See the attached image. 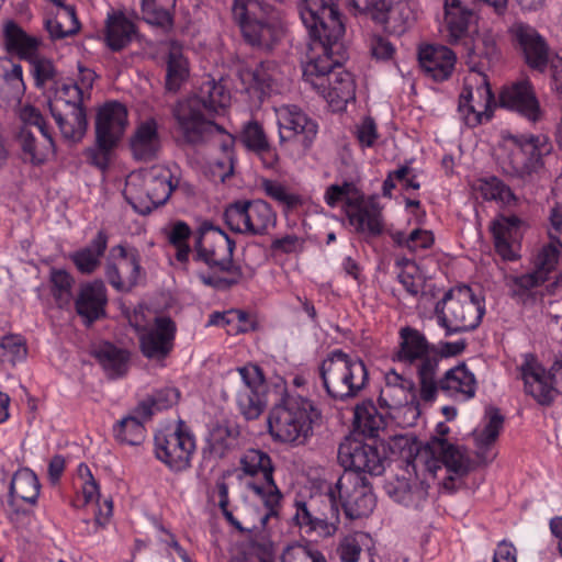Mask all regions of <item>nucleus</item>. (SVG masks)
Listing matches in <instances>:
<instances>
[{
	"label": "nucleus",
	"instance_id": "f704fd0d",
	"mask_svg": "<svg viewBox=\"0 0 562 562\" xmlns=\"http://www.w3.org/2000/svg\"><path fill=\"white\" fill-rule=\"evenodd\" d=\"M37 138L32 130L18 127L15 140L21 149L22 159L33 166H42L49 155L55 154L56 146L52 134H40Z\"/></svg>",
	"mask_w": 562,
	"mask_h": 562
},
{
	"label": "nucleus",
	"instance_id": "f8f14e48",
	"mask_svg": "<svg viewBox=\"0 0 562 562\" xmlns=\"http://www.w3.org/2000/svg\"><path fill=\"white\" fill-rule=\"evenodd\" d=\"M507 37L517 58L531 71L544 74L552 55L548 38L524 21H515L507 29Z\"/></svg>",
	"mask_w": 562,
	"mask_h": 562
},
{
	"label": "nucleus",
	"instance_id": "473e14b6",
	"mask_svg": "<svg viewBox=\"0 0 562 562\" xmlns=\"http://www.w3.org/2000/svg\"><path fill=\"white\" fill-rule=\"evenodd\" d=\"M244 147L254 153L267 169H274L279 164L277 149L270 144L263 126L255 120L246 122L238 136Z\"/></svg>",
	"mask_w": 562,
	"mask_h": 562
},
{
	"label": "nucleus",
	"instance_id": "5fc2aeb1",
	"mask_svg": "<svg viewBox=\"0 0 562 562\" xmlns=\"http://www.w3.org/2000/svg\"><path fill=\"white\" fill-rule=\"evenodd\" d=\"M189 75L188 63L181 53L170 52L167 59L165 88L178 92Z\"/></svg>",
	"mask_w": 562,
	"mask_h": 562
},
{
	"label": "nucleus",
	"instance_id": "052dcab7",
	"mask_svg": "<svg viewBox=\"0 0 562 562\" xmlns=\"http://www.w3.org/2000/svg\"><path fill=\"white\" fill-rule=\"evenodd\" d=\"M473 54L481 60H485L487 66L497 63L501 58V49L496 36L490 31L480 34L474 44Z\"/></svg>",
	"mask_w": 562,
	"mask_h": 562
},
{
	"label": "nucleus",
	"instance_id": "864d4df0",
	"mask_svg": "<svg viewBox=\"0 0 562 562\" xmlns=\"http://www.w3.org/2000/svg\"><path fill=\"white\" fill-rule=\"evenodd\" d=\"M417 374L420 384V397L425 402H431L436 398L439 383L436 379L439 358L437 355L424 356L419 359Z\"/></svg>",
	"mask_w": 562,
	"mask_h": 562
},
{
	"label": "nucleus",
	"instance_id": "412c9836",
	"mask_svg": "<svg viewBox=\"0 0 562 562\" xmlns=\"http://www.w3.org/2000/svg\"><path fill=\"white\" fill-rule=\"evenodd\" d=\"M495 97L486 76H480V82L473 87L468 81L459 95L458 112L469 127L487 122L493 116Z\"/></svg>",
	"mask_w": 562,
	"mask_h": 562
},
{
	"label": "nucleus",
	"instance_id": "ea45409f",
	"mask_svg": "<svg viewBox=\"0 0 562 562\" xmlns=\"http://www.w3.org/2000/svg\"><path fill=\"white\" fill-rule=\"evenodd\" d=\"M137 29L123 12H112L108 14L104 30V42L112 52H120L127 47Z\"/></svg>",
	"mask_w": 562,
	"mask_h": 562
},
{
	"label": "nucleus",
	"instance_id": "58836bf2",
	"mask_svg": "<svg viewBox=\"0 0 562 562\" xmlns=\"http://www.w3.org/2000/svg\"><path fill=\"white\" fill-rule=\"evenodd\" d=\"M398 335V349L392 357L394 361L413 364L430 352V344L418 329L405 326L400 329Z\"/></svg>",
	"mask_w": 562,
	"mask_h": 562
},
{
	"label": "nucleus",
	"instance_id": "20e7f679",
	"mask_svg": "<svg viewBox=\"0 0 562 562\" xmlns=\"http://www.w3.org/2000/svg\"><path fill=\"white\" fill-rule=\"evenodd\" d=\"M300 16L311 38L308 60L313 56L337 55L346 29L334 0H301Z\"/></svg>",
	"mask_w": 562,
	"mask_h": 562
},
{
	"label": "nucleus",
	"instance_id": "39448f33",
	"mask_svg": "<svg viewBox=\"0 0 562 562\" xmlns=\"http://www.w3.org/2000/svg\"><path fill=\"white\" fill-rule=\"evenodd\" d=\"M319 378L327 395L339 402L356 398L369 383L367 366L356 355L331 350L321 362Z\"/></svg>",
	"mask_w": 562,
	"mask_h": 562
},
{
	"label": "nucleus",
	"instance_id": "c9c22d12",
	"mask_svg": "<svg viewBox=\"0 0 562 562\" xmlns=\"http://www.w3.org/2000/svg\"><path fill=\"white\" fill-rule=\"evenodd\" d=\"M429 485L416 477H396L386 485L387 494L398 504L418 509L428 497Z\"/></svg>",
	"mask_w": 562,
	"mask_h": 562
},
{
	"label": "nucleus",
	"instance_id": "f3484780",
	"mask_svg": "<svg viewBox=\"0 0 562 562\" xmlns=\"http://www.w3.org/2000/svg\"><path fill=\"white\" fill-rule=\"evenodd\" d=\"M239 383L236 387V403L239 413L247 420L257 419L267 406V383L258 364L247 363L236 369Z\"/></svg>",
	"mask_w": 562,
	"mask_h": 562
},
{
	"label": "nucleus",
	"instance_id": "6ab92c4d",
	"mask_svg": "<svg viewBox=\"0 0 562 562\" xmlns=\"http://www.w3.org/2000/svg\"><path fill=\"white\" fill-rule=\"evenodd\" d=\"M521 375L526 393L531 395L540 405L549 406L558 395V390L553 384L562 386V352L555 356L548 372L530 356L521 366Z\"/></svg>",
	"mask_w": 562,
	"mask_h": 562
},
{
	"label": "nucleus",
	"instance_id": "bf43d9fd",
	"mask_svg": "<svg viewBox=\"0 0 562 562\" xmlns=\"http://www.w3.org/2000/svg\"><path fill=\"white\" fill-rule=\"evenodd\" d=\"M27 349L24 340L20 336H4L0 340V362L15 366L25 359Z\"/></svg>",
	"mask_w": 562,
	"mask_h": 562
},
{
	"label": "nucleus",
	"instance_id": "c03bdc74",
	"mask_svg": "<svg viewBox=\"0 0 562 562\" xmlns=\"http://www.w3.org/2000/svg\"><path fill=\"white\" fill-rule=\"evenodd\" d=\"M41 484L37 475L27 468L18 470L10 482L9 503L14 505L15 499L34 505L40 496Z\"/></svg>",
	"mask_w": 562,
	"mask_h": 562
},
{
	"label": "nucleus",
	"instance_id": "c85d7f7f",
	"mask_svg": "<svg viewBox=\"0 0 562 562\" xmlns=\"http://www.w3.org/2000/svg\"><path fill=\"white\" fill-rule=\"evenodd\" d=\"M418 61L427 77L434 81L442 82L451 77L457 56L447 46L428 44L419 47Z\"/></svg>",
	"mask_w": 562,
	"mask_h": 562
},
{
	"label": "nucleus",
	"instance_id": "dca6fc26",
	"mask_svg": "<svg viewBox=\"0 0 562 562\" xmlns=\"http://www.w3.org/2000/svg\"><path fill=\"white\" fill-rule=\"evenodd\" d=\"M507 140L514 146L510 155L513 175L518 178L529 177L544 168V159L551 155L553 145L547 134H510Z\"/></svg>",
	"mask_w": 562,
	"mask_h": 562
},
{
	"label": "nucleus",
	"instance_id": "9d476101",
	"mask_svg": "<svg viewBox=\"0 0 562 562\" xmlns=\"http://www.w3.org/2000/svg\"><path fill=\"white\" fill-rule=\"evenodd\" d=\"M326 498L336 521H339V507L347 518L353 520L368 517L376 505L370 481L355 471H344L335 485L328 488Z\"/></svg>",
	"mask_w": 562,
	"mask_h": 562
},
{
	"label": "nucleus",
	"instance_id": "69168bd1",
	"mask_svg": "<svg viewBox=\"0 0 562 562\" xmlns=\"http://www.w3.org/2000/svg\"><path fill=\"white\" fill-rule=\"evenodd\" d=\"M19 120L21 122L19 127L31 130L34 126L38 130L40 134H52L42 112L30 103L20 108Z\"/></svg>",
	"mask_w": 562,
	"mask_h": 562
},
{
	"label": "nucleus",
	"instance_id": "bb28decb",
	"mask_svg": "<svg viewBox=\"0 0 562 562\" xmlns=\"http://www.w3.org/2000/svg\"><path fill=\"white\" fill-rule=\"evenodd\" d=\"M294 525L304 529L306 533L316 532L319 537H330L337 531L339 521L331 517L330 505L328 512H322L316 507L315 499L310 502L295 499Z\"/></svg>",
	"mask_w": 562,
	"mask_h": 562
},
{
	"label": "nucleus",
	"instance_id": "2eb2a0df",
	"mask_svg": "<svg viewBox=\"0 0 562 562\" xmlns=\"http://www.w3.org/2000/svg\"><path fill=\"white\" fill-rule=\"evenodd\" d=\"M155 457L170 471L179 473L191 468L195 438L184 422L179 420L173 430H160L154 437Z\"/></svg>",
	"mask_w": 562,
	"mask_h": 562
},
{
	"label": "nucleus",
	"instance_id": "f257e3e1",
	"mask_svg": "<svg viewBox=\"0 0 562 562\" xmlns=\"http://www.w3.org/2000/svg\"><path fill=\"white\" fill-rule=\"evenodd\" d=\"M235 248V240L220 227L210 222L200 225L194 233L192 259L210 270L209 273L199 274L204 285L226 291L244 280L243 268L234 260Z\"/></svg>",
	"mask_w": 562,
	"mask_h": 562
},
{
	"label": "nucleus",
	"instance_id": "5701e85b",
	"mask_svg": "<svg viewBox=\"0 0 562 562\" xmlns=\"http://www.w3.org/2000/svg\"><path fill=\"white\" fill-rule=\"evenodd\" d=\"M177 324L170 316H156L150 328H142L138 335L142 355L156 361L169 357L175 348Z\"/></svg>",
	"mask_w": 562,
	"mask_h": 562
},
{
	"label": "nucleus",
	"instance_id": "a878e982",
	"mask_svg": "<svg viewBox=\"0 0 562 562\" xmlns=\"http://www.w3.org/2000/svg\"><path fill=\"white\" fill-rule=\"evenodd\" d=\"M177 186L172 182L171 173L155 175L146 180L144 195H135L128 189L125 199L136 213L148 215L168 202Z\"/></svg>",
	"mask_w": 562,
	"mask_h": 562
},
{
	"label": "nucleus",
	"instance_id": "6e6d98bb",
	"mask_svg": "<svg viewBox=\"0 0 562 562\" xmlns=\"http://www.w3.org/2000/svg\"><path fill=\"white\" fill-rule=\"evenodd\" d=\"M113 431L119 442L138 446L145 439L146 429L136 416H126L114 426Z\"/></svg>",
	"mask_w": 562,
	"mask_h": 562
},
{
	"label": "nucleus",
	"instance_id": "2f4dec72",
	"mask_svg": "<svg viewBox=\"0 0 562 562\" xmlns=\"http://www.w3.org/2000/svg\"><path fill=\"white\" fill-rule=\"evenodd\" d=\"M239 430L228 422H217L209 429L202 457L207 461H217L226 458L239 443Z\"/></svg>",
	"mask_w": 562,
	"mask_h": 562
},
{
	"label": "nucleus",
	"instance_id": "e2e57ef3",
	"mask_svg": "<svg viewBox=\"0 0 562 562\" xmlns=\"http://www.w3.org/2000/svg\"><path fill=\"white\" fill-rule=\"evenodd\" d=\"M168 395H173V398L168 400L167 403H161V394L160 395H154L153 397L140 402L134 409V415L139 420H147L149 419L153 414L154 409L156 411H162L170 406H172L179 397V392L177 390H168Z\"/></svg>",
	"mask_w": 562,
	"mask_h": 562
},
{
	"label": "nucleus",
	"instance_id": "c756f323",
	"mask_svg": "<svg viewBox=\"0 0 562 562\" xmlns=\"http://www.w3.org/2000/svg\"><path fill=\"white\" fill-rule=\"evenodd\" d=\"M49 112L65 139L80 142L83 138L88 128L85 104L69 105L58 101L49 103Z\"/></svg>",
	"mask_w": 562,
	"mask_h": 562
},
{
	"label": "nucleus",
	"instance_id": "b1692460",
	"mask_svg": "<svg viewBox=\"0 0 562 562\" xmlns=\"http://www.w3.org/2000/svg\"><path fill=\"white\" fill-rule=\"evenodd\" d=\"M280 144L297 140L307 150L312 147L317 132V123L301 108L294 104L282 105L277 111Z\"/></svg>",
	"mask_w": 562,
	"mask_h": 562
},
{
	"label": "nucleus",
	"instance_id": "e433bc0d",
	"mask_svg": "<svg viewBox=\"0 0 562 562\" xmlns=\"http://www.w3.org/2000/svg\"><path fill=\"white\" fill-rule=\"evenodd\" d=\"M130 147L136 160L151 161L160 149V136L155 119L140 122L130 139Z\"/></svg>",
	"mask_w": 562,
	"mask_h": 562
},
{
	"label": "nucleus",
	"instance_id": "37998d69",
	"mask_svg": "<svg viewBox=\"0 0 562 562\" xmlns=\"http://www.w3.org/2000/svg\"><path fill=\"white\" fill-rule=\"evenodd\" d=\"M471 19L472 10L469 8V0L445 1V21L451 43H457L468 33Z\"/></svg>",
	"mask_w": 562,
	"mask_h": 562
},
{
	"label": "nucleus",
	"instance_id": "6e6552de",
	"mask_svg": "<svg viewBox=\"0 0 562 562\" xmlns=\"http://www.w3.org/2000/svg\"><path fill=\"white\" fill-rule=\"evenodd\" d=\"M303 79L337 109L356 99V86L350 72L341 69L335 56H313L303 65Z\"/></svg>",
	"mask_w": 562,
	"mask_h": 562
},
{
	"label": "nucleus",
	"instance_id": "4d7b16f0",
	"mask_svg": "<svg viewBox=\"0 0 562 562\" xmlns=\"http://www.w3.org/2000/svg\"><path fill=\"white\" fill-rule=\"evenodd\" d=\"M261 188L267 196L278 202L284 213L296 210L303 205V198L300 194L291 193L278 181L263 179Z\"/></svg>",
	"mask_w": 562,
	"mask_h": 562
},
{
	"label": "nucleus",
	"instance_id": "8fccbe9b",
	"mask_svg": "<svg viewBox=\"0 0 562 562\" xmlns=\"http://www.w3.org/2000/svg\"><path fill=\"white\" fill-rule=\"evenodd\" d=\"M176 7V0H142L140 11L143 20L156 27L168 32L173 26L172 10Z\"/></svg>",
	"mask_w": 562,
	"mask_h": 562
},
{
	"label": "nucleus",
	"instance_id": "72a5a7b5",
	"mask_svg": "<svg viewBox=\"0 0 562 562\" xmlns=\"http://www.w3.org/2000/svg\"><path fill=\"white\" fill-rule=\"evenodd\" d=\"M381 407H387L409 415L408 425H414L420 415L414 382H404L400 386H384L379 395Z\"/></svg>",
	"mask_w": 562,
	"mask_h": 562
},
{
	"label": "nucleus",
	"instance_id": "4be33fe9",
	"mask_svg": "<svg viewBox=\"0 0 562 562\" xmlns=\"http://www.w3.org/2000/svg\"><path fill=\"white\" fill-rule=\"evenodd\" d=\"M337 458L345 471L363 475H381L384 472V458L378 447L356 438H345L338 447Z\"/></svg>",
	"mask_w": 562,
	"mask_h": 562
},
{
	"label": "nucleus",
	"instance_id": "423d86ee",
	"mask_svg": "<svg viewBox=\"0 0 562 562\" xmlns=\"http://www.w3.org/2000/svg\"><path fill=\"white\" fill-rule=\"evenodd\" d=\"M391 449L393 452L397 451L400 458L415 471L418 465H423L432 474L441 465L456 474H464L468 471L459 449L445 438L432 437L423 446L415 437L396 436L393 438Z\"/></svg>",
	"mask_w": 562,
	"mask_h": 562
},
{
	"label": "nucleus",
	"instance_id": "cd10ccee",
	"mask_svg": "<svg viewBox=\"0 0 562 562\" xmlns=\"http://www.w3.org/2000/svg\"><path fill=\"white\" fill-rule=\"evenodd\" d=\"M524 222L517 215L496 216L490 225L493 243L496 252L504 260H515V245L519 244L522 238Z\"/></svg>",
	"mask_w": 562,
	"mask_h": 562
},
{
	"label": "nucleus",
	"instance_id": "13d9d810",
	"mask_svg": "<svg viewBox=\"0 0 562 562\" xmlns=\"http://www.w3.org/2000/svg\"><path fill=\"white\" fill-rule=\"evenodd\" d=\"M191 234L192 231L186 222L177 221L168 235L169 243L177 248L176 259L181 263L189 261L191 247L188 239Z\"/></svg>",
	"mask_w": 562,
	"mask_h": 562
},
{
	"label": "nucleus",
	"instance_id": "338daca9",
	"mask_svg": "<svg viewBox=\"0 0 562 562\" xmlns=\"http://www.w3.org/2000/svg\"><path fill=\"white\" fill-rule=\"evenodd\" d=\"M559 257L560 250L558 245L550 240L548 245L542 246L538 251L535 259V268L549 280V273L555 269Z\"/></svg>",
	"mask_w": 562,
	"mask_h": 562
},
{
	"label": "nucleus",
	"instance_id": "aec40b11",
	"mask_svg": "<svg viewBox=\"0 0 562 562\" xmlns=\"http://www.w3.org/2000/svg\"><path fill=\"white\" fill-rule=\"evenodd\" d=\"M140 256L136 248L124 245L113 246L105 259L104 276L113 289L131 292L140 277Z\"/></svg>",
	"mask_w": 562,
	"mask_h": 562
},
{
	"label": "nucleus",
	"instance_id": "0eeeda50",
	"mask_svg": "<svg viewBox=\"0 0 562 562\" xmlns=\"http://www.w3.org/2000/svg\"><path fill=\"white\" fill-rule=\"evenodd\" d=\"M232 14L247 45L265 52L273 48L280 33V15L273 5L261 0H234Z\"/></svg>",
	"mask_w": 562,
	"mask_h": 562
},
{
	"label": "nucleus",
	"instance_id": "0e129e2a",
	"mask_svg": "<svg viewBox=\"0 0 562 562\" xmlns=\"http://www.w3.org/2000/svg\"><path fill=\"white\" fill-rule=\"evenodd\" d=\"M30 64L36 88L43 89L48 82L55 81L57 70L50 59L36 55L30 60Z\"/></svg>",
	"mask_w": 562,
	"mask_h": 562
},
{
	"label": "nucleus",
	"instance_id": "09e8293b",
	"mask_svg": "<svg viewBox=\"0 0 562 562\" xmlns=\"http://www.w3.org/2000/svg\"><path fill=\"white\" fill-rule=\"evenodd\" d=\"M279 74L278 64L274 60L260 61L254 69H244L240 72L243 82L249 83L248 89H254L260 95L269 94Z\"/></svg>",
	"mask_w": 562,
	"mask_h": 562
},
{
	"label": "nucleus",
	"instance_id": "7ed1b4c3",
	"mask_svg": "<svg viewBox=\"0 0 562 562\" xmlns=\"http://www.w3.org/2000/svg\"><path fill=\"white\" fill-rule=\"evenodd\" d=\"M322 412L308 397L284 392L268 416V430L273 441L305 445L322 423Z\"/></svg>",
	"mask_w": 562,
	"mask_h": 562
},
{
	"label": "nucleus",
	"instance_id": "f03ea898",
	"mask_svg": "<svg viewBox=\"0 0 562 562\" xmlns=\"http://www.w3.org/2000/svg\"><path fill=\"white\" fill-rule=\"evenodd\" d=\"M231 100L225 87L214 79L204 81L199 94L178 101L171 109L177 131L182 142L190 146H200L223 134L224 127L205 117V112L214 114L225 108Z\"/></svg>",
	"mask_w": 562,
	"mask_h": 562
},
{
	"label": "nucleus",
	"instance_id": "a211bd4d",
	"mask_svg": "<svg viewBox=\"0 0 562 562\" xmlns=\"http://www.w3.org/2000/svg\"><path fill=\"white\" fill-rule=\"evenodd\" d=\"M353 10L390 34L402 35L415 21V13L406 0H371Z\"/></svg>",
	"mask_w": 562,
	"mask_h": 562
},
{
	"label": "nucleus",
	"instance_id": "a19ab883",
	"mask_svg": "<svg viewBox=\"0 0 562 562\" xmlns=\"http://www.w3.org/2000/svg\"><path fill=\"white\" fill-rule=\"evenodd\" d=\"M108 233L100 229L89 245L70 254L69 258L80 273L91 274L99 268L108 248Z\"/></svg>",
	"mask_w": 562,
	"mask_h": 562
},
{
	"label": "nucleus",
	"instance_id": "4468645a",
	"mask_svg": "<svg viewBox=\"0 0 562 562\" xmlns=\"http://www.w3.org/2000/svg\"><path fill=\"white\" fill-rule=\"evenodd\" d=\"M223 217L232 232L252 236L265 235L277 224L272 206L260 199L235 201L226 206Z\"/></svg>",
	"mask_w": 562,
	"mask_h": 562
},
{
	"label": "nucleus",
	"instance_id": "ddd939ff",
	"mask_svg": "<svg viewBox=\"0 0 562 562\" xmlns=\"http://www.w3.org/2000/svg\"><path fill=\"white\" fill-rule=\"evenodd\" d=\"M345 202V213L350 226L366 240L376 238L384 232L382 210L371 198L366 202L364 195L352 182L339 184Z\"/></svg>",
	"mask_w": 562,
	"mask_h": 562
},
{
	"label": "nucleus",
	"instance_id": "a18cd8bd",
	"mask_svg": "<svg viewBox=\"0 0 562 562\" xmlns=\"http://www.w3.org/2000/svg\"><path fill=\"white\" fill-rule=\"evenodd\" d=\"M4 44L9 53L16 54L19 58L30 61L36 56L40 41L27 35L14 21H8L4 26Z\"/></svg>",
	"mask_w": 562,
	"mask_h": 562
},
{
	"label": "nucleus",
	"instance_id": "680f3d73",
	"mask_svg": "<svg viewBox=\"0 0 562 562\" xmlns=\"http://www.w3.org/2000/svg\"><path fill=\"white\" fill-rule=\"evenodd\" d=\"M479 189L483 199L486 201L509 202L514 199V193L510 188L497 177L480 179Z\"/></svg>",
	"mask_w": 562,
	"mask_h": 562
},
{
	"label": "nucleus",
	"instance_id": "393cba45",
	"mask_svg": "<svg viewBox=\"0 0 562 562\" xmlns=\"http://www.w3.org/2000/svg\"><path fill=\"white\" fill-rule=\"evenodd\" d=\"M499 103L503 108L517 113L532 125L544 119V110L541 108L533 85L528 78L505 87L499 94Z\"/></svg>",
	"mask_w": 562,
	"mask_h": 562
},
{
	"label": "nucleus",
	"instance_id": "de8ad7c7",
	"mask_svg": "<svg viewBox=\"0 0 562 562\" xmlns=\"http://www.w3.org/2000/svg\"><path fill=\"white\" fill-rule=\"evenodd\" d=\"M353 426L363 436L375 438L385 428L386 422L374 403L366 400L355 407Z\"/></svg>",
	"mask_w": 562,
	"mask_h": 562
},
{
	"label": "nucleus",
	"instance_id": "9b49d317",
	"mask_svg": "<svg viewBox=\"0 0 562 562\" xmlns=\"http://www.w3.org/2000/svg\"><path fill=\"white\" fill-rule=\"evenodd\" d=\"M126 126L127 109L124 104L112 101L101 106L95 117L94 145L85 150L87 161L102 171L106 170Z\"/></svg>",
	"mask_w": 562,
	"mask_h": 562
},
{
	"label": "nucleus",
	"instance_id": "3c124183",
	"mask_svg": "<svg viewBox=\"0 0 562 562\" xmlns=\"http://www.w3.org/2000/svg\"><path fill=\"white\" fill-rule=\"evenodd\" d=\"M239 470L245 476L255 477L262 475L263 480L274 477L276 467L268 452L249 448L239 459Z\"/></svg>",
	"mask_w": 562,
	"mask_h": 562
},
{
	"label": "nucleus",
	"instance_id": "79ce46f5",
	"mask_svg": "<svg viewBox=\"0 0 562 562\" xmlns=\"http://www.w3.org/2000/svg\"><path fill=\"white\" fill-rule=\"evenodd\" d=\"M246 488L263 505L266 513L261 516L265 526L270 518H278L282 507L283 493L277 485L274 477L266 479L262 483L248 482Z\"/></svg>",
	"mask_w": 562,
	"mask_h": 562
},
{
	"label": "nucleus",
	"instance_id": "49530a36",
	"mask_svg": "<svg viewBox=\"0 0 562 562\" xmlns=\"http://www.w3.org/2000/svg\"><path fill=\"white\" fill-rule=\"evenodd\" d=\"M440 389L449 392L450 395L459 393L464 400L474 397L476 392V380L465 363H461L445 373L439 381Z\"/></svg>",
	"mask_w": 562,
	"mask_h": 562
},
{
	"label": "nucleus",
	"instance_id": "7c9ffc66",
	"mask_svg": "<svg viewBox=\"0 0 562 562\" xmlns=\"http://www.w3.org/2000/svg\"><path fill=\"white\" fill-rule=\"evenodd\" d=\"M106 303L108 294L104 282L102 280H94L80 286L75 300V308L85 323L91 325L105 316Z\"/></svg>",
	"mask_w": 562,
	"mask_h": 562
},
{
	"label": "nucleus",
	"instance_id": "603ef678",
	"mask_svg": "<svg viewBox=\"0 0 562 562\" xmlns=\"http://www.w3.org/2000/svg\"><path fill=\"white\" fill-rule=\"evenodd\" d=\"M484 415L488 420L484 429L476 437V447L480 450L477 452V457L483 459L484 462H490L492 458H487L485 452L487 451L488 447L496 441L505 419L501 414L499 408L492 405L485 408Z\"/></svg>",
	"mask_w": 562,
	"mask_h": 562
},
{
	"label": "nucleus",
	"instance_id": "774afa93",
	"mask_svg": "<svg viewBox=\"0 0 562 562\" xmlns=\"http://www.w3.org/2000/svg\"><path fill=\"white\" fill-rule=\"evenodd\" d=\"M229 562H273L271 544L251 542Z\"/></svg>",
	"mask_w": 562,
	"mask_h": 562
},
{
	"label": "nucleus",
	"instance_id": "4c0bfd02",
	"mask_svg": "<svg viewBox=\"0 0 562 562\" xmlns=\"http://www.w3.org/2000/svg\"><path fill=\"white\" fill-rule=\"evenodd\" d=\"M94 358L100 363L104 374L110 380L125 376L130 370L131 352L112 342L105 341L93 351Z\"/></svg>",
	"mask_w": 562,
	"mask_h": 562
},
{
	"label": "nucleus",
	"instance_id": "1a4fd4ad",
	"mask_svg": "<svg viewBox=\"0 0 562 562\" xmlns=\"http://www.w3.org/2000/svg\"><path fill=\"white\" fill-rule=\"evenodd\" d=\"M484 306L469 285L449 289L435 305V316L446 336L475 329L482 322Z\"/></svg>",
	"mask_w": 562,
	"mask_h": 562
}]
</instances>
